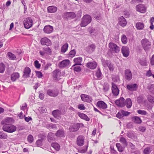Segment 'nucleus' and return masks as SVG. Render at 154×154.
<instances>
[{
	"instance_id": "nucleus-1",
	"label": "nucleus",
	"mask_w": 154,
	"mask_h": 154,
	"mask_svg": "<svg viewBox=\"0 0 154 154\" xmlns=\"http://www.w3.org/2000/svg\"><path fill=\"white\" fill-rule=\"evenodd\" d=\"M92 18L89 15L86 14L83 16L82 19L80 23L81 27H85L90 23L91 21Z\"/></svg>"
},
{
	"instance_id": "nucleus-2",
	"label": "nucleus",
	"mask_w": 154,
	"mask_h": 154,
	"mask_svg": "<svg viewBox=\"0 0 154 154\" xmlns=\"http://www.w3.org/2000/svg\"><path fill=\"white\" fill-rule=\"evenodd\" d=\"M2 130L5 132L12 133L16 131L17 128L15 126L13 125L6 124L3 126Z\"/></svg>"
},
{
	"instance_id": "nucleus-3",
	"label": "nucleus",
	"mask_w": 154,
	"mask_h": 154,
	"mask_svg": "<svg viewBox=\"0 0 154 154\" xmlns=\"http://www.w3.org/2000/svg\"><path fill=\"white\" fill-rule=\"evenodd\" d=\"M84 126V125L82 123H75L71 125L69 128L70 132H76L78 131L80 127Z\"/></svg>"
},
{
	"instance_id": "nucleus-4",
	"label": "nucleus",
	"mask_w": 154,
	"mask_h": 154,
	"mask_svg": "<svg viewBox=\"0 0 154 154\" xmlns=\"http://www.w3.org/2000/svg\"><path fill=\"white\" fill-rule=\"evenodd\" d=\"M141 43L143 48L146 51L149 50L151 47V43L148 39L146 38L143 39L141 41Z\"/></svg>"
},
{
	"instance_id": "nucleus-5",
	"label": "nucleus",
	"mask_w": 154,
	"mask_h": 154,
	"mask_svg": "<svg viewBox=\"0 0 154 154\" xmlns=\"http://www.w3.org/2000/svg\"><path fill=\"white\" fill-rule=\"evenodd\" d=\"M33 21L30 17L26 18L23 21L24 27L27 29H29L33 25Z\"/></svg>"
},
{
	"instance_id": "nucleus-6",
	"label": "nucleus",
	"mask_w": 154,
	"mask_h": 154,
	"mask_svg": "<svg viewBox=\"0 0 154 154\" xmlns=\"http://www.w3.org/2000/svg\"><path fill=\"white\" fill-rule=\"evenodd\" d=\"M59 94V91L57 89H48L47 91V94L51 97H56Z\"/></svg>"
},
{
	"instance_id": "nucleus-7",
	"label": "nucleus",
	"mask_w": 154,
	"mask_h": 154,
	"mask_svg": "<svg viewBox=\"0 0 154 154\" xmlns=\"http://www.w3.org/2000/svg\"><path fill=\"white\" fill-rule=\"evenodd\" d=\"M80 97L82 100L84 102L90 103L93 100L92 97L87 94H82Z\"/></svg>"
},
{
	"instance_id": "nucleus-8",
	"label": "nucleus",
	"mask_w": 154,
	"mask_h": 154,
	"mask_svg": "<svg viewBox=\"0 0 154 154\" xmlns=\"http://www.w3.org/2000/svg\"><path fill=\"white\" fill-rule=\"evenodd\" d=\"M115 103L116 105L121 107H123L126 105L125 100L123 97H121L119 99L116 100Z\"/></svg>"
},
{
	"instance_id": "nucleus-9",
	"label": "nucleus",
	"mask_w": 154,
	"mask_h": 154,
	"mask_svg": "<svg viewBox=\"0 0 154 154\" xmlns=\"http://www.w3.org/2000/svg\"><path fill=\"white\" fill-rule=\"evenodd\" d=\"M109 47L110 49L115 53H118L120 51V48L116 44L110 42L109 44Z\"/></svg>"
},
{
	"instance_id": "nucleus-10",
	"label": "nucleus",
	"mask_w": 154,
	"mask_h": 154,
	"mask_svg": "<svg viewBox=\"0 0 154 154\" xmlns=\"http://www.w3.org/2000/svg\"><path fill=\"white\" fill-rule=\"evenodd\" d=\"M126 88L130 91H136L138 89V86L136 84H130L127 85Z\"/></svg>"
},
{
	"instance_id": "nucleus-11",
	"label": "nucleus",
	"mask_w": 154,
	"mask_h": 154,
	"mask_svg": "<svg viewBox=\"0 0 154 154\" xmlns=\"http://www.w3.org/2000/svg\"><path fill=\"white\" fill-rule=\"evenodd\" d=\"M41 44L43 45L49 46L51 44V41L47 37H44L41 39Z\"/></svg>"
},
{
	"instance_id": "nucleus-12",
	"label": "nucleus",
	"mask_w": 154,
	"mask_h": 154,
	"mask_svg": "<svg viewBox=\"0 0 154 154\" xmlns=\"http://www.w3.org/2000/svg\"><path fill=\"white\" fill-rule=\"evenodd\" d=\"M96 105L97 107L103 109H106L107 107L106 104L102 100L98 101L97 102Z\"/></svg>"
},
{
	"instance_id": "nucleus-13",
	"label": "nucleus",
	"mask_w": 154,
	"mask_h": 154,
	"mask_svg": "<svg viewBox=\"0 0 154 154\" xmlns=\"http://www.w3.org/2000/svg\"><path fill=\"white\" fill-rule=\"evenodd\" d=\"M125 77L126 79L130 81L132 78V75L131 71L129 69H126L125 71Z\"/></svg>"
},
{
	"instance_id": "nucleus-14",
	"label": "nucleus",
	"mask_w": 154,
	"mask_h": 154,
	"mask_svg": "<svg viewBox=\"0 0 154 154\" xmlns=\"http://www.w3.org/2000/svg\"><path fill=\"white\" fill-rule=\"evenodd\" d=\"M130 114V112L122 110L119 112L116 115V117L119 119H121L124 116H127Z\"/></svg>"
},
{
	"instance_id": "nucleus-15",
	"label": "nucleus",
	"mask_w": 154,
	"mask_h": 154,
	"mask_svg": "<svg viewBox=\"0 0 154 154\" xmlns=\"http://www.w3.org/2000/svg\"><path fill=\"white\" fill-rule=\"evenodd\" d=\"M53 27L50 25L45 26L43 29L44 32L46 34H50L51 33L53 32Z\"/></svg>"
},
{
	"instance_id": "nucleus-16",
	"label": "nucleus",
	"mask_w": 154,
	"mask_h": 154,
	"mask_svg": "<svg viewBox=\"0 0 154 154\" xmlns=\"http://www.w3.org/2000/svg\"><path fill=\"white\" fill-rule=\"evenodd\" d=\"M112 90L113 95L115 96L118 95L119 91L116 85L114 83H112Z\"/></svg>"
},
{
	"instance_id": "nucleus-17",
	"label": "nucleus",
	"mask_w": 154,
	"mask_h": 154,
	"mask_svg": "<svg viewBox=\"0 0 154 154\" xmlns=\"http://www.w3.org/2000/svg\"><path fill=\"white\" fill-rule=\"evenodd\" d=\"M121 52L123 56L125 57H127L129 55L130 53L129 49L126 46H122L121 49Z\"/></svg>"
},
{
	"instance_id": "nucleus-18",
	"label": "nucleus",
	"mask_w": 154,
	"mask_h": 154,
	"mask_svg": "<svg viewBox=\"0 0 154 154\" xmlns=\"http://www.w3.org/2000/svg\"><path fill=\"white\" fill-rule=\"evenodd\" d=\"M70 61L68 60H65L60 62L58 64V66L60 68H63L69 65Z\"/></svg>"
},
{
	"instance_id": "nucleus-19",
	"label": "nucleus",
	"mask_w": 154,
	"mask_h": 154,
	"mask_svg": "<svg viewBox=\"0 0 154 154\" xmlns=\"http://www.w3.org/2000/svg\"><path fill=\"white\" fill-rule=\"evenodd\" d=\"M85 139L84 136L82 135L79 136L77 139V144L80 146H82L84 143Z\"/></svg>"
},
{
	"instance_id": "nucleus-20",
	"label": "nucleus",
	"mask_w": 154,
	"mask_h": 154,
	"mask_svg": "<svg viewBox=\"0 0 154 154\" xmlns=\"http://www.w3.org/2000/svg\"><path fill=\"white\" fill-rule=\"evenodd\" d=\"M97 65V63L94 61L88 62L86 64V66L92 69H95Z\"/></svg>"
},
{
	"instance_id": "nucleus-21",
	"label": "nucleus",
	"mask_w": 154,
	"mask_h": 154,
	"mask_svg": "<svg viewBox=\"0 0 154 154\" xmlns=\"http://www.w3.org/2000/svg\"><path fill=\"white\" fill-rule=\"evenodd\" d=\"M31 72V69L29 67L27 66L25 67L23 70V77L26 78L29 77L30 76Z\"/></svg>"
},
{
	"instance_id": "nucleus-22",
	"label": "nucleus",
	"mask_w": 154,
	"mask_h": 154,
	"mask_svg": "<svg viewBox=\"0 0 154 154\" xmlns=\"http://www.w3.org/2000/svg\"><path fill=\"white\" fill-rule=\"evenodd\" d=\"M136 10L141 13H144L146 11V8L143 5H139L136 7Z\"/></svg>"
},
{
	"instance_id": "nucleus-23",
	"label": "nucleus",
	"mask_w": 154,
	"mask_h": 154,
	"mask_svg": "<svg viewBox=\"0 0 154 154\" xmlns=\"http://www.w3.org/2000/svg\"><path fill=\"white\" fill-rule=\"evenodd\" d=\"M119 24L122 26H125L127 24V21L126 19L123 16H121L119 18Z\"/></svg>"
},
{
	"instance_id": "nucleus-24",
	"label": "nucleus",
	"mask_w": 154,
	"mask_h": 154,
	"mask_svg": "<svg viewBox=\"0 0 154 154\" xmlns=\"http://www.w3.org/2000/svg\"><path fill=\"white\" fill-rule=\"evenodd\" d=\"M60 73V70L59 69H57L54 70L53 72V77L54 79L57 80Z\"/></svg>"
},
{
	"instance_id": "nucleus-25",
	"label": "nucleus",
	"mask_w": 154,
	"mask_h": 154,
	"mask_svg": "<svg viewBox=\"0 0 154 154\" xmlns=\"http://www.w3.org/2000/svg\"><path fill=\"white\" fill-rule=\"evenodd\" d=\"M64 16L66 18H71L72 19L76 17L75 14L73 12L65 13L64 14Z\"/></svg>"
},
{
	"instance_id": "nucleus-26",
	"label": "nucleus",
	"mask_w": 154,
	"mask_h": 154,
	"mask_svg": "<svg viewBox=\"0 0 154 154\" xmlns=\"http://www.w3.org/2000/svg\"><path fill=\"white\" fill-rule=\"evenodd\" d=\"M95 48L96 46L95 45L93 44L88 45V46L86 48V49L87 51L89 53H91L94 51Z\"/></svg>"
},
{
	"instance_id": "nucleus-27",
	"label": "nucleus",
	"mask_w": 154,
	"mask_h": 154,
	"mask_svg": "<svg viewBox=\"0 0 154 154\" xmlns=\"http://www.w3.org/2000/svg\"><path fill=\"white\" fill-rule=\"evenodd\" d=\"M64 134L63 129H59L55 133V135L57 137H61L64 136Z\"/></svg>"
},
{
	"instance_id": "nucleus-28",
	"label": "nucleus",
	"mask_w": 154,
	"mask_h": 154,
	"mask_svg": "<svg viewBox=\"0 0 154 154\" xmlns=\"http://www.w3.org/2000/svg\"><path fill=\"white\" fill-rule=\"evenodd\" d=\"M95 75L97 77V79L98 80H100L103 78V75L100 68H98L95 74Z\"/></svg>"
},
{
	"instance_id": "nucleus-29",
	"label": "nucleus",
	"mask_w": 154,
	"mask_h": 154,
	"mask_svg": "<svg viewBox=\"0 0 154 154\" xmlns=\"http://www.w3.org/2000/svg\"><path fill=\"white\" fill-rule=\"evenodd\" d=\"M82 58L81 57H78L74 59L73 61L75 64L72 67L76 65H81L82 62Z\"/></svg>"
},
{
	"instance_id": "nucleus-30",
	"label": "nucleus",
	"mask_w": 154,
	"mask_h": 154,
	"mask_svg": "<svg viewBox=\"0 0 154 154\" xmlns=\"http://www.w3.org/2000/svg\"><path fill=\"white\" fill-rule=\"evenodd\" d=\"M20 77V74L18 72H16L12 73L11 75V79L13 82L15 81Z\"/></svg>"
},
{
	"instance_id": "nucleus-31",
	"label": "nucleus",
	"mask_w": 154,
	"mask_h": 154,
	"mask_svg": "<svg viewBox=\"0 0 154 154\" xmlns=\"http://www.w3.org/2000/svg\"><path fill=\"white\" fill-rule=\"evenodd\" d=\"M78 115L82 119H84L87 121H89L90 120V118L84 113L81 112H78Z\"/></svg>"
},
{
	"instance_id": "nucleus-32",
	"label": "nucleus",
	"mask_w": 154,
	"mask_h": 154,
	"mask_svg": "<svg viewBox=\"0 0 154 154\" xmlns=\"http://www.w3.org/2000/svg\"><path fill=\"white\" fill-rule=\"evenodd\" d=\"M131 119L133 122L136 124H140L142 122L140 118L136 116H133L131 117Z\"/></svg>"
},
{
	"instance_id": "nucleus-33",
	"label": "nucleus",
	"mask_w": 154,
	"mask_h": 154,
	"mask_svg": "<svg viewBox=\"0 0 154 154\" xmlns=\"http://www.w3.org/2000/svg\"><path fill=\"white\" fill-rule=\"evenodd\" d=\"M57 8L56 6H49L47 8L48 12L50 13H54L57 11Z\"/></svg>"
},
{
	"instance_id": "nucleus-34",
	"label": "nucleus",
	"mask_w": 154,
	"mask_h": 154,
	"mask_svg": "<svg viewBox=\"0 0 154 154\" xmlns=\"http://www.w3.org/2000/svg\"><path fill=\"white\" fill-rule=\"evenodd\" d=\"M54 134L53 133L50 132L49 133L47 136L48 141L51 142L52 141H54L55 140V138L54 137Z\"/></svg>"
},
{
	"instance_id": "nucleus-35",
	"label": "nucleus",
	"mask_w": 154,
	"mask_h": 154,
	"mask_svg": "<svg viewBox=\"0 0 154 154\" xmlns=\"http://www.w3.org/2000/svg\"><path fill=\"white\" fill-rule=\"evenodd\" d=\"M101 62L102 65L104 67H106L107 66L109 65V64L110 63V61L108 60H105V59L102 58L101 59Z\"/></svg>"
},
{
	"instance_id": "nucleus-36",
	"label": "nucleus",
	"mask_w": 154,
	"mask_h": 154,
	"mask_svg": "<svg viewBox=\"0 0 154 154\" xmlns=\"http://www.w3.org/2000/svg\"><path fill=\"white\" fill-rule=\"evenodd\" d=\"M136 27L138 30H142L144 27V24L142 23L137 22L136 24Z\"/></svg>"
},
{
	"instance_id": "nucleus-37",
	"label": "nucleus",
	"mask_w": 154,
	"mask_h": 154,
	"mask_svg": "<svg viewBox=\"0 0 154 154\" xmlns=\"http://www.w3.org/2000/svg\"><path fill=\"white\" fill-rule=\"evenodd\" d=\"M44 139V137L42 136L41 139L38 140L35 143L36 145L38 147H41L42 146V142Z\"/></svg>"
},
{
	"instance_id": "nucleus-38",
	"label": "nucleus",
	"mask_w": 154,
	"mask_h": 154,
	"mask_svg": "<svg viewBox=\"0 0 154 154\" xmlns=\"http://www.w3.org/2000/svg\"><path fill=\"white\" fill-rule=\"evenodd\" d=\"M42 50L44 51L46 54L51 55V54L52 51L51 49L49 47L43 48Z\"/></svg>"
},
{
	"instance_id": "nucleus-39",
	"label": "nucleus",
	"mask_w": 154,
	"mask_h": 154,
	"mask_svg": "<svg viewBox=\"0 0 154 154\" xmlns=\"http://www.w3.org/2000/svg\"><path fill=\"white\" fill-rule=\"evenodd\" d=\"M126 105L127 107L128 108H130L132 105V103L131 99L128 98L126 99L125 100Z\"/></svg>"
},
{
	"instance_id": "nucleus-40",
	"label": "nucleus",
	"mask_w": 154,
	"mask_h": 154,
	"mask_svg": "<svg viewBox=\"0 0 154 154\" xmlns=\"http://www.w3.org/2000/svg\"><path fill=\"white\" fill-rule=\"evenodd\" d=\"M62 114L61 111L58 109L54 110L52 112L53 115L55 117H57L59 115Z\"/></svg>"
},
{
	"instance_id": "nucleus-41",
	"label": "nucleus",
	"mask_w": 154,
	"mask_h": 154,
	"mask_svg": "<svg viewBox=\"0 0 154 154\" xmlns=\"http://www.w3.org/2000/svg\"><path fill=\"white\" fill-rule=\"evenodd\" d=\"M127 136L129 138L133 139L136 137L133 131H130L128 132L127 134Z\"/></svg>"
},
{
	"instance_id": "nucleus-42",
	"label": "nucleus",
	"mask_w": 154,
	"mask_h": 154,
	"mask_svg": "<svg viewBox=\"0 0 154 154\" xmlns=\"http://www.w3.org/2000/svg\"><path fill=\"white\" fill-rule=\"evenodd\" d=\"M68 44L67 43L64 44L61 47V52L62 53H65L68 49Z\"/></svg>"
},
{
	"instance_id": "nucleus-43",
	"label": "nucleus",
	"mask_w": 154,
	"mask_h": 154,
	"mask_svg": "<svg viewBox=\"0 0 154 154\" xmlns=\"http://www.w3.org/2000/svg\"><path fill=\"white\" fill-rule=\"evenodd\" d=\"M51 145L56 150L58 151L60 150V146L58 143H52Z\"/></svg>"
},
{
	"instance_id": "nucleus-44",
	"label": "nucleus",
	"mask_w": 154,
	"mask_h": 154,
	"mask_svg": "<svg viewBox=\"0 0 154 154\" xmlns=\"http://www.w3.org/2000/svg\"><path fill=\"white\" fill-rule=\"evenodd\" d=\"M147 89L149 90V91L151 94H154V85L153 84L147 86Z\"/></svg>"
},
{
	"instance_id": "nucleus-45",
	"label": "nucleus",
	"mask_w": 154,
	"mask_h": 154,
	"mask_svg": "<svg viewBox=\"0 0 154 154\" xmlns=\"http://www.w3.org/2000/svg\"><path fill=\"white\" fill-rule=\"evenodd\" d=\"M116 145L118 150L119 152H122L124 150L125 147L122 146L120 143H117Z\"/></svg>"
},
{
	"instance_id": "nucleus-46",
	"label": "nucleus",
	"mask_w": 154,
	"mask_h": 154,
	"mask_svg": "<svg viewBox=\"0 0 154 154\" xmlns=\"http://www.w3.org/2000/svg\"><path fill=\"white\" fill-rule=\"evenodd\" d=\"M8 137L7 134L3 131H0V139H7Z\"/></svg>"
},
{
	"instance_id": "nucleus-47",
	"label": "nucleus",
	"mask_w": 154,
	"mask_h": 154,
	"mask_svg": "<svg viewBox=\"0 0 154 154\" xmlns=\"http://www.w3.org/2000/svg\"><path fill=\"white\" fill-rule=\"evenodd\" d=\"M148 101L152 103H154V97L151 95H148L147 97Z\"/></svg>"
},
{
	"instance_id": "nucleus-48",
	"label": "nucleus",
	"mask_w": 154,
	"mask_h": 154,
	"mask_svg": "<svg viewBox=\"0 0 154 154\" xmlns=\"http://www.w3.org/2000/svg\"><path fill=\"white\" fill-rule=\"evenodd\" d=\"M7 55L9 58L11 60H14L16 58L15 55L11 52H8Z\"/></svg>"
},
{
	"instance_id": "nucleus-49",
	"label": "nucleus",
	"mask_w": 154,
	"mask_h": 154,
	"mask_svg": "<svg viewBox=\"0 0 154 154\" xmlns=\"http://www.w3.org/2000/svg\"><path fill=\"white\" fill-rule=\"evenodd\" d=\"M5 66L3 63H0V73H3L5 70Z\"/></svg>"
},
{
	"instance_id": "nucleus-50",
	"label": "nucleus",
	"mask_w": 154,
	"mask_h": 154,
	"mask_svg": "<svg viewBox=\"0 0 154 154\" xmlns=\"http://www.w3.org/2000/svg\"><path fill=\"white\" fill-rule=\"evenodd\" d=\"M103 88L104 91H107L109 89V85L107 82H105L104 83Z\"/></svg>"
},
{
	"instance_id": "nucleus-51",
	"label": "nucleus",
	"mask_w": 154,
	"mask_h": 154,
	"mask_svg": "<svg viewBox=\"0 0 154 154\" xmlns=\"http://www.w3.org/2000/svg\"><path fill=\"white\" fill-rule=\"evenodd\" d=\"M120 142L126 146L127 145V143L126 139L124 137H122L120 138Z\"/></svg>"
},
{
	"instance_id": "nucleus-52",
	"label": "nucleus",
	"mask_w": 154,
	"mask_h": 154,
	"mask_svg": "<svg viewBox=\"0 0 154 154\" xmlns=\"http://www.w3.org/2000/svg\"><path fill=\"white\" fill-rule=\"evenodd\" d=\"M122 42L124 44H126L127 42V39L126 36L125 35H123L121 38Z\"/></svg>"
},
{
	"instance_id": "nucleus-53",
	"label": "nucleus",
	"mask_w": 154,
	"mask_h": 154,
	"mask_svg": "<svg viewBox=\"0 0 154 154\" xmlns=\"http://www.w3.org/2000/svg\"><path fill=\"white\" fill-rule=\"evenodd\" d=\"M143 95H140L137 98V101L139 103H141L143 102Z\"/></svg>"
},
{
	"instance_id": "nucleus-54",
	"label": "nucleus",
	"mask_w": 154,
	"mask_h": 154,
	"mask_svg": "<svg viewBox=\"0 0 154 154\" xmlns=\"http://www.w3.org/2000/svg\"><path fill=\"white\" fill-rule=\"evenodd\" d=\"M76 53V51L74 49L72 50H71L69 53V55L70 57H74Z\"/></svg>"
},
{
	"instance_id": "nucleus-55",
	"label": "nucleus",
	"mask_w": 154,
	"mask_h": 154,
	"mask_svg": "<svg viewBox=\"0 0 154 154\" xmlns=\"http://www.w3.org/2000/svg\"><path fill=\"white\" fill-rule=\"evenodd\" d=\"M139 63L142 66H146L147 65V63L146 60H140L139 61Z\"/></svg>"
},
{
	"instance_id": "nucleus-56",
	"label": "nucleus",
	"mask_w": 154,
	"mask_h": 154,
	"mask_svg": "<svg viewBox=\"0 0 154 154\" xmlns=\"http://www.w3.org/2000/svg\"><path fill=\"white\" fill-rule=\"evenodd\" d=\"M27 140L29 143H32L34 140V138L33 136L31 134L29 135L27 137Z\"/></svg>"
},
{
	"instance_id": "nucleus-57",
	"label": "nucleus",
	"mask_w": 154,
	"mask_h": 154,
	"mask_svg": "<svg viewBox=\"0 0 154 154\" xmlns=\"http://www.w3.org/2000/svg\"><path fill=\"white\" fill-rule=\"evenodd\" d=\"M109 65H108L107 67H108L110 71H113L114 70L115 68L114 65L111 62L110 63H109Z\"/></svg>"
},
{
	"instance_id": "nucleus-58",
	"label": "nucleus",
	"mask_w": 154,
	"mask_h": 154,
	"mask_svg": "<svg viewBox=\"0 0 154 154\" xmlns=\"http://www.w3.org/2000/svg\"><path fill=\"white\" fill-rule=\"evenodd\" d=\"M137 112L138 114L142 115H146L147 114V112L146 111L140 109L138 110Z\"/></svg>"
},
{
	"instance_id": "nucleus-59",
	"label": "nucleus",
	"mask_w": 154,
	"mask_h": 154,
	"mask_svg": "<svg viewBox=\"0 0 154 154\" xmlns=\"http://www.w3.org/2000/svg\"><path fill=\"white\" fill-rule=\"evenodd\" d=\"M73 69L74 71L79 72L81 70V68L79 66H77L74 67Z\"/></svg>"
},
{
	"instance_id": "nucleus-60",
	"label": "nucleus",
	"mask_w": 154,
	"mask_h": 154,
	"mask_svg": "<svg viewBox=\"0 0 154 154\" xmlns=\"http://www.w3.org/2000/svg\"><path fill=\"white\" fill-rule=\"evenodd\" d=\"M36 76L39 78H41L43 75L42 72L39 71H35Z\"/></svg>"
},
{
	"instance_id": "nucleus-61",
	"label": "nucleus",
	"mask_w": 154,
	"mask_h": 154,
	"mask_svg": "<svg viewBox=\"0 0 154 154\" xmlns=\"http://www.w3.org/2000/svg\"><path fill=\"white\" fill-rule=\"evenodd\" d=\"M78 108L80 110H85V107L83 104H80L78 106Z\"/></svg>"
},
{
	"instance_id": "nucleus-62",
	"label": "nucleus",
	"mask_w": 154,
	"mask_h": 154,
	"mask_svg": "<svg viewBox=\"0 0 154 154\" xmlns=\"http://www.w3.org/2000/svg\"><path fill=\"white\" fill-rule=\"evenodd\" d=\"M112 80L114 82H118L119 80V77L118 76H114L112 78Z\"/></svg>"
},
{
	"instance_id": "nucleus-63",
	"label": "nucleus",
	"mask_w": 154,
	"mask_h": 154,
	"mask_svg": "<svg viewBox=\"0 0 154 154\" xmlns=\"http://www.w3.org/2000/svg\"><path fill=\"white\" fill-rule=\"evenodd\" d=\"M88 147V145L86 146V148L85 149L79 150V152L81 153H83L85 152L87 150Z\"/></svg>"
},
{
	"instance_id": "nucleus-64",
	"label": "nucleus",
	"mask_w": 154,
	"mask_h": 154,
	"mask_svg": "<svg viewBox=\"0 0 154 154\" xmlns=\"http://www.w3.org/2000/svg\"><path fill=\"white\" fill-rule=\"evenodd\" d=\"M35 66L37 68H39L41 66V65L39 63L38 61L36 60L34 62Z\"/></svg>"
}]
</instances>
